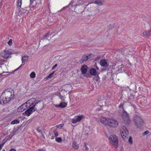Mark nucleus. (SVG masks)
<instances>
[{
    "label": "nucleus",
    "instance_id": "obj_1",
    "mask_svg": "<svg viewBox=\"0 0 151 151\" xmlns=\"http://www.w3.org/2000/svg\"><path fill=\"white\" fill-rule=\"evenodd\" d=\"M35 98H32L29 100L28 102L29 103L30 108L23 113L24 115L29 116L35 111H37L42 108L43 104L42 101H39L35 103Z\"/></svg>",
    "mask_w": 151,
    "mask_h": 151
},
{
    "label": "nucleus",
    "instance_id": "obj_2",
    "mask_svg": "<svg viewBox=\"0 0 151 151\" xmlns=\"http://www.w3.org/2000/svg\"><path fill=\"white\" fill-rule=\"evenodd\" d=\"M14 97V91L10 89L5 90L0 96V100L3 101V104H7L13 99Z\"/></svg>",
    "mask_w": 151,
    "mask_h": 151
},
{
    "label": "nucleus",
    "instance_id": "obj_3",
    "mask_svg": "<svg viewBox=\"0 0 151 151\" xmlns=\"http://www.w3.org/2000/svg\"><path fill=\"white\" fill-rule=\"evenodd\" d=\"M100 121L102 124L110 127L115 128L118 125V121L113 119H108L103 117L100 119Z\"/></svg>",
    "mask_w": 151,
    "mask_h": 151
},
{
    "label": "nucleus",
    "instance_id": "obj_4",
    "mask_svg": "<svg viewBox=\"0 0 151 151\" xmlns=\"http://www.w3.org/2000/svg\"><path fill=\"white\" fill-rule=\"evenodd\" d=\"M133 120L135 125L137 128L140 129L144 124V121L138 115L135 116L134 117Z\"/></svg>",
    "mask_w": 151,
    "mask_h": 151
},
{
    "label": "nucleus",
    "instance_id": "obj_5",
    "mask_svg": "<svg viewBox=\"0 0 151 151\" xmlns=\"http://www.w3.org/2000/svg\"><path fill=\"white\" fill-rule=\"evenodd\" d=\"M29 101V100L19 106L17 110V111L18 112H22L29 108L30 105L29 102H28Z\"/></svg>",
    "mask_w": 151,
    "mask_h": 151
},
{
    "label": "nucleus",
    "instance_id": "obj_6",
    "mask_svg": "<svg viewBox=\"0 0 151 151\" xmlns=\"http://www.w3.org/2000/svg\"><path fill=\"white\" fill-rule=\"evenodd\" d=\"M109 139L113 146L116 148L118 147V141L117 137L115 135H111L109 137Z\"/></svg>",
    "mask_w": 151,
    "mask_h": 151
},
{
    "label": "nucleus",
    "instance_id": "obj_7",
    "mask_svg": "<svg viewBox=\"0 0 151 151\" xmlns=\"http://www.w3.org/2000/svg\"><path fill=\"white\" fill-rule=\"evenodd\" d=\"M122 116L124 122L128 123L130 121L129 114L125 110H123Z\"/></svg>",
    "mask_w": 151,
    "mask_h": 151
},
{
    "label": "nucleus",
    "instance_id": "obj_8",
    "mask_svg": "<svg viewBox=\"0 0 151 151\" xmlns=\"http://www.w3.org/2000/svg\"><path fill=\"white\" fill-rule=\"evenodd\" d=\"M84 118V116L82 115L78 116H76V118H74L72 119V122L73 124H75L77 122H79L81 121Z\"/></svg>",
    "mask_w": 151,
    "mask_h": 151
},
{
    "label": "nucleus",
    "instance_id": "obj_9",
    "mask_svg": "<svg viewBox=\"0 0 151 151\" xmlns=\"http://www.w3.org/2000/svg\"><path fill=\"white\" fill-rule=\"evenodd\" d=\"M12 53L8 50H4V54L2 55V57L4 58L7 59L9 57H11L10 55Z\"/></svg>",
    "mask_w": 151,
    "mask_h": 151
},
{
    "label": "nucleus",
    "instance_id": "obj_10",
    "mask_svg": "<svg viewBox=\"0 0 151 151\" xmlns=\"http://www.w3.org/2000/svg\"><path fill=\"white\" fill-rule=\"evenodd\" d=\"M123 128V131L121 132V135L122 138L124 139H126L127 137V136L128 133V131L126 129V127H124Z\"/></svg>",
    "mask_w": 151,
    "mask_h": 151
},
{
    "label": "nucleus",
    "instance_id": "obj_11",
    "mask_svg": "<svg viewBox=\"0 0 151 151\" xmlns=\"http://www.w3.org/2000/svg\"><path fill=\"white\" fill-rule=\"evenodd\" d=\"M100 65L102 67L107 68L109 66L107 62V60L106 59H102L100 60Z\"/></svg>",
    "mask_w": 151,
    "mask_h": 151
},
{
    "label": "nucleus",
    "instance_id": "obj_12",
    "mask_svg": "<svg viewBox=\"0 0 151 151\" xmlns=\"http://www.w3.org/2000/svg\"><path fill=\"white\" fill-rule=\"evenodd\" d=\"M88 67L86 65H84L82 66L81 71L82 74L84 76L86 74L87 71Z\"/></svg>",
    "mask_w": 151,
    "mask_h": 151
},
{
    "label": "nucleus",
    "instance_id": "obj_13",
    "mask_svg": "<svg viewBox=\"0 0 151 151\" xmlns=\"http://www.w3.org/2000/svg\"><path fill=\"white\" fill-rule=\"evenodd\" d=\"M91 55V54H89L88 55H83L81 59V63H82L84 61H87L89 59V56L90 57Z\"/></svg>",
    "mask_w": 151,
    "mask_h": 151
},
{
    "label": "nucleus",
    "instance_id": "obj_14",
    "mask_svg": "<svg viewBox=\"0 0 151 151\" xmlns=\"http://www.w3.org/2000/svg\"><path fill=\"white\" fill-rule=\"evenodd\" d=\"M89 72L91 75L92 76H96L98 74L96 69L93 68H91L89 70Z\"/></svg>",
    "mask_w": 151,
    "mask_h": 151
},
{
    "label": "nucleus",
    "instance_id": "obj_15",
    "mask_svg": "<svg viewBox=\"0 0 151 151\" xmlns=\"http://www.w3.org/2000/svg\"><path fill=\"white\" fill-rule=\"evenodd\" d=\"M22 65H21L20 66H19L18 68H17V69H16L15 70H14V71H13L11 73H9V72H3L2 74L3 76H9V74H13L14 72L16 71L17 70L19 69L20 68H21L22 67Z\"/></svg>",
    "mask_w": 151,
    "mask_h": 151
},
{
    "label": "nucleus",
    "instance_id": "obj_16",
    "mask_svg": "<svg viewBox=\"0 0 151 151\" xmlns=\"http://www.w3.org/2000/svg\"><path fill=\"white\" fill-rule=\"evenodd\" d=\"M67 106V104L65 102H61L59 104L55 105V106L56 107L61 108H64L65 107Z\"/></svg>",
    "mask_w": 151,
    "mask_h": 151
},
{
    "label": "nucleus",
    "instance_id": "obj_17",
    "mask_svg": "<svg viewBox=\"0 0 151 151\" xmlns=\"http://www.w3.org/2000/svg\"><path fill=\"white\" fill-rule=\"evenodd\" d=\"M151 34V29L148 30H146L144 32L142 33L143 36L148 37Z\"/></svg>",
    "mask_w": 151,
    "mask_h": 151
},
{
    "label": "nucleus",
    "instance_id": "obj_18",
    "mask_svg": "<svg viewBox=\"0 0 151 151\" xmlns=\"http://www.w3.org/2000/svg\"><path fill=\"white\" fill-rule=\"evenodd\" d=\"M72 147L75 150H78L79 147V146L78 144L76 142L73 141L72 143Z\"/></svg>",
    "mask_w": 151,
    "mask_h": 151
},
{
    "label": "nucleus",
    "instance_id": "obj_19",
    "mask_svg": "<svg viewBox=\"0 0 151 151\" xmlns=\"http://www.w3.org/2000/svg\"><path fill=\"white\" fill-rule=\"evenodd\" d=\"M104 1H102L101 0H97L95 1L94 3L97 4H98L99 5H102L104 3Z\"/></svg>",
    "mask_w": 151,
    "mask_h": 151
},
{
    "label": "nucleus",
    "instance_id": "obj_20",
    "mask_svg": "<svg viewBox=\"0 0 151 151\" xmlns=\"http://www.w3.org/2000/svg\"><path fill=\"white\" fill-rule=\"evenodd\" d=\"M14 135H9L8 136H6L5 138L3 140V141H4V142H5V143L6 142L7 140H9Z\"/></svg>",
    "mask_w": 151,
    "mask_h": 151
},
{
    "label": "nucleus",
    "instance_id": "obj_21",
    "mask_svg": "<svg viewBox=\"0 0 151 151\" xmlns=\"http://www.w3.org/2000/svg\"><path fill=\"white\" fill-rule=\"evenodd\" d=\"M28 57L29 56H24L23 57L22 59V63H24L25 61H27L28 60Z\"/></svg>",
    "mask_w": 151,
    "mask_h": 151
},
{
    "label": "nucleus",
    "instance_id": "obj_22",
    "mask_svg": "<svg viewBox=\"0 0 151 151\" xmlns=\"http://www.w3.org/2000/svg\"><path fill=\"white\" fill-rule=\"evenodd\" d=\"M20 122L19 120L18 119H14L13 121H12L11 122V124H19Z\"/></svg>",
    "mask_w": 151,
    "mask_h": 151
},
{
    "label": "nucleus",
    "instance_id": "obj_23",
    "mask_svg": "<svg viewBox=\"0 0 151 151\" xmlns=\"http://www.w3.org/2000/svg\"><path fill=\"white\" fill-rule=\"evenodd\" d=\"M55 72V71H53L52 73L50 74L47 77V78H51L52 77L54 76V75Z\"/></svg>",
    "mask_w": 151,
    "mask_h": 151
},
{
    "label": "nucleus",
    "instance_id": "obj_24",
    "mask_svg": "<svg viewBox=\"0 0 151 151\" xmlns=\"http://www.w3.org/2000/svg\"><path fill=\"white\" fill-rule=\"evenodd\" d=\"M19 129V126L17 127V128H14L13 130L12 131V133L15 134V133L18 131Z\"/></svg>",
    "mask_w": 151,
    "mask_h": 151
},
{
    "label": "nucleus",
    "instance_id": "obj_25",
    "mask_svg": "<svg viewBox=\"0 0 151 151\" xmlns=\"http://www.w3.org/2000/svg\"><path fill=\"white\" fill-rule=\"evenodd\" d=\"M51 33L49 31L47 33H46L44 36L43 37V39H45V37H49L50 35H51Z\"/></svg>",
    "mask_w": 151,
    "mask_h": 151
},
{
    "label": "nucleus",
    "instance_id": "obj_26",
    "mask_svg": "<svg viewBox=\"0 0 151 151\" xmlns=\"http://www.w3.org/2000/svg\"><path fill=\"white\" fill-rule=\"evenodd\" d=\"M36 74L34 72H32L30 75L31 78H34L35 77Z\"/></svg>",
    "mask_w": 151,
    "mask_h": 151
},
{
    "label": "nucleus",
    "instance_id": "obj_27",
    "mask_svg": "<svg viewBox=\"0 0 151 151\" xmlns=\"http://www.w3.org/2000/svg\"><path fill=\"white\" fill-rule=\"evenodd\" d=\"M124 67V65L122 64L121 65H119L118 67V70L119 71H122L124 70V69L122 70V68Z\"/></svg>",
    "mask_w": 151,
    "mask_h": 151
},
{
    "label": "nucleus",
    "instance_id": "obj_28",
    "mask_svg": "<svg viewBox=\"0 0 151 151\" xmlns=\"http://www.w3.org/2000/svg\"><path fill=\"white\" fill-rule=\"evenodd\" d=\"M58 95L59 97V98L61 99V100L62 101H64V96H62L60 93H59L58 94H57Z\"/></svg>",
    "mask_w": 151,
    "mask_h": 151
},
{
    "label": "nucleus",
    "instance_id": "obj_29",
    "mask_svg": "<svg viewBox=\"0 0 151 151\" xmlns=\"http://www.w3.org/2000/svg\"><path fill=\"white\" fill-rule=\"evenodd\" d=\"M22 4V0H18L17 4V6H19L20 8H21Z\"/></svg>",
    "mask_w": 151,
    "mask_h": 151
},
{
    "label": "nucleus",
    "instance_id": "obj_30",
    "mask_svg": "<svg viewBox=\"0 0 151 151\" xmlns=\"http://www.w3.org/2000/svg\"><path fill=\"white\" fill-rule=\"evenodd\" d=\"M55 140L58 142H61L62 141V139L61 137H57L55 138Z\"/></svg>",
    "mask_w": 151,
    "mask_h": 151
},
{
    "label": "nucleus",
    "instance_id": "obj_31",
    "mask_svg": "<svg viewBox=\"0 0 151 151\" xmlns=\"http://www.w3.org/2000/svg\"><path fill=\"white\" fill-rule=\"evenodd\" d=\"M7 62V61L4 59H0V65H2L4 64L5 63Z\"/></svg>",
    "mask_w": 151,
    "mask_h": 151
},
{
    "label": "nucleus",
    "instance_id": "obj_32",
    "mask_svg": "<svg viewBox=\"0 0 151 151\" xmlns=\"http://www.w3.org/2000/svg\"><path fill=\"white\" fill-rule=\"evenodd\" d=\"M150 132L148 130H147L143 132L142 134V135L144 136L146 134H148Z\"/></svg>",
    "mask_w": 151,
    "mask_h": 151
},
{
    "label": "nucleus",
    "instance_id": "obj_33",
    "mask_svg": "<svg viewBox=\"0 0 151 151\" xmlns=\"http://www.w3.org/2000/svg\"><path fill=\"white\" fill-rule=\"evenodd\" d=\"M99 73L97 74L96 75L97 76L95 78V80L97 82H99V79H100V78L99 76L98 75L99 74Z\"/></svg>",
    "mask_w": 151,
    "mask_h": 151
},
{
    "label": "nucleus",
    "instance_id": "obj_34",
    "mask_svg": "<svg viewBox=\"0 0 151 151\" xmlns=\"http://www.w3.org/2000/svg\"><path fill=\"white\" fill-rule=\"evenodd\" d=\"M12 39H10L8 42H7V43L9 46L12 45Z\"/></svg>",
    "mask_w": 151,
    "mask_h": 151
},
{
    "label": "nucleus",
    "instance_id": "obj_35",
    "mask_svg": "<svg viewBox=\"0 0 151 151\" xmlns=\"http://www.w3.org/2000/svg\"><path fill=\"white\" fill-rule=\"evenodd\" d=\"M63 124H60L58 125H57L56 126V127H57L58 128H59V129H61L63 127Z\"/></svg>",
    "mask_w": 151,
    "mask_h": 151
},
{
    "label": "nucleus",
    "instance_id": "obj_36",
    "mask_svg": "<svg viewBox=\"0 0 151 151\" xmlns=\"http://www.w3.org/2000/svg\"><path fill=\"white\" fill-rule=\"evenodd\" d=\"M84 147H85V148L84 151H88V147L86 146V143H85L84 144Z\"/></svg>",
    "mask_w": 151,
    "mask_h": 151
},
{
    "label": "nucleus",
    "instance_id": "obj_37",
    "mask_svg": "<svg viewBox=\"0 0 151 151\" xmlns=\"http://www.w3.org/2000/svg\"><path fill=\"white\" fill-rule=\"evenodd\" d=\"M124 104V103H123V104L121 103L119 105V108H122V110H124V107H123Z\"/></svg>",
    "mask_w": 151,
    "mask_h": 151
},
{
    "label": "nucleus",
    "instance_id": "obj_38",
    "mask_svg": "<svg viewBox=\"0 0 151 151\" xmlns=\"http://www.w3.org/2000/svg\"><path fill=\"white\" fill-rule=\"evenodd\" d=\"M22 9L23 10L22 11H21V10L19 11L20 12H21V14H23L26 13L27 10H26L25 9Z\"/></svg>",
    "mask_w": 151,
    "mask_h": 151
},
{
    "label": "nucleus",
    "instance_id": "obj_39",
    "mask_svg": "<svg viewBox=\"0 0 151 151\" xmlns=\"http://www.w3.org/2000/svg\"><path fill=\"white\" fill-rule=\"evenodd\" d=\"M128 141L129 142L130 144H132V137H130L129 138Z\"/></svg>",
    "mask_w": 151,
    "mask_h": 151
},
{
    "label": "nucleus",
    "instance_id": "obj_40",
    "mask_svg": "<svg viewBox=\"0 0 151 151\" xmlns=\"http://www.w3.org/2000/svg\"><path fill=\"white\" fill-rule=\"evenodd\" d=\"M54 134L55 137H57L58 136V134L57 132L55 130H54Z\"/></svg>",
    "mask_w": 151,
    "mask_h": 151
},
{
    "label": "nucleus",
    "instance_id": "obj_41",
    "mask_svg": "<svg viewBox=\"0 0 151 151\" xmlns=\"http://www.w3.org/2000/svg\"><path fill=\"white\" fill-rule=\"evenodd\" d=\"M92 75H91L90 73H87L86 74V76L87 78H90L91 77Z\"/></svg>",
    "mask_w": 151,
    "mask_h": 151
},
{
    "label": "nucleus",
    "instance_id": "obj_42",
    "mask_svg": "<svg viewBox=\"0 0 151 151\" xmlns=\"http://www.w3.org/2000/svg\"><path fill=\"white\" fill-rule=\"evenodd\" d=\"M40 127H38L37 129V130L38 132H41V130L40 129Z\"/></svg>",
    "mask_w": 151,
    "mask_h": 151
},
{
    "label": "nucleus",
    "instance_id": "obj_43",
    "mask_svg": "<svg viewBox=\"0 0 151 151\" xmlns=\"http://www.w3.org/2000/svg\"><path fill=\"white\" fill-rule=\"evenodd\" d=\"M58 65V64H55L54 65H53L52 68V70H53Z\"/></svg>",
    "mask_w": 151,
    "mask_h": 151
},
{
    "label": "nucleus",
    "instance_id": "obj_44",
    "mask_svg": "<svg viewBox=\"0 0 151 151\" xmlns=\"http://www.w3.org/2000/svg\"><path fill=\"white\" fill-rule=\"evenodd\" d=\"M119 50H120V51L121 52L122 51H125L124 48L121 49H119Z\"/></svg>",
    "mask_w": 151,
    "mask_h": 151
},
{
    "label": "nucleus",
    "instance_id": "obj_45",
    "mask_svg": "<svg viewBox=\"0 0 151 151\" xmlns=\"http://www.w3.org/2000/svg\"><path fill=\"white\" fill-rule=\"evenodd\" d=\"M9 151H16V150L14 148H12Z\"/></svg>",
    "mask_w": 151,
    "mask_h": 151
},
{
    "label": "nucleus",
    "instance_id": "obj_46",
    "mask_svg": "<svg viewBox=\"0 0 151 151\" xmlns=\"http://www.w3.org/2000/svg\"><path fill=\"white\" fill-rule=\"evenodd\" d=\"M41 134H42V137L44 138V139H45V135H44L42 133V132H41Z\"/></svg>",
    "mask_w": 151,
    "mask_h": 151
},
{
    "label": "nucleus",
    "instance_id": "obj_47",
    "mask_svg": "<svg viewBox=\"0 0 151 151\" xmlns=\"http://www.w3.org/2000/svg\"><path fill=\"white\" fill-rule=\"evenodd\" d=\"M72 3V2H70V3L69 4V5L68 6H67L66 7H67V8H68L69 6L70 5H71V3Z\"/></svg>",
    "mask_w": 151,
    "mask_h": 151
},
{
    "label": "nucleus",
    "instance_id": "obj_48",
    "mask_svg": "<svg viewBox=\"0 0 151 151\" xmlns=\"http://www.w3.org/2000/svg\"><path fill=\"white\" fill-rule=\"evenodd\" d=\"M100 58V56H98L96 58V59L97 60L99 59Z\"/></svg>",
    "mask_w": 151,
    "mask_h": 151
},
{
    "label": "nucleus",
    "instance_id": "obj_49",
    "mask_svg": "<svg viewBox=\"0 0 151 151\" xmlns=\"http://www.w3.org/2000/svg\"><path fill=\"white\" fill-rule=\"evenodd\" d=\"M96 68L97 70H99V68L97 67L96 65Z\"/></svg>",
    "mask_w": 151,
    "mask_h": 151
},
{
    "label": "nucleus",
    "instance_id": "obj_50",
    "mask_svg": "<svg viewBox=\"0 0 151 151\" xmlns=\"http://www.w3.org/2000/svg\"><path fill=\"white\" fill-rule=\"evenodd\" d=\"M54 136H52V137H51V139H54Z\"/></svg>",
    "mask_w": 151,
    "mask_h": 151
},
{
    "label": "nucleus",
    "instance_id": "obj_51",
    "mask_svg": "<svg viewBox=\"0 0 151 151\" xmlns=\"http://www.w3.org/2000/svg\"><path fill=\"white\" fill-rule=\"evenodd\" d=\"M2 76H3L2 74L0 73V77H2Z\"/></svg>",
    "mask_w": 151,
    "mask_h": 151
},
{
    "label": "nucleus",
    "instance_id": "obj_52",
    "mask_svg": "<svg viewBox=\"0 0 151 151\" xmlns=\"http://www.w3.org/2000/svg\"><path fill=\"white\" fill-rule=\"evenodd\" d=\"M106 70V68H105L104 69H103V70Z\"/></svg>",
    "mask_w": 151,
    "mask_h": 151
},
{
    "label": "nucleus",
    "instance_id": "obj_53",
    "mask_svg": "<svg viewBox=\"0 0 151 151\" xmlns=\"http://www.w3.org/2000/svg\"><path fill=\"white\" fill-rule=\"evenodd\" d=\"M2 151H5V150H4H4H3Z\"/></svg>",
    "mask_w": 151,
    "mask_h": 151
},
{
    "label": "nucleus",
    "instance_id": "obj_54",
    "mask_svg": "<svg viewBox=\"0 0 151 151\" xmlns=\"http://www.w3.org/2000/svg\"><path fill=\"white\" fill-rule=\"evenodd\" d=\"M32 0H30V2H31V1H32Z\"/></svg>",
    "mask_w": 151,
    "mask_h": 151
},
{
    "label": "nucleus",
    "instance_id": "obj_55",
    "mask_svg": "<svg viewBox=\"0 0 151 151\" xmlns=\"http://www.w3.org/2000/svg\"><path fill=\"white\" fill-rule=\"evenodd\" d=\"M27 8V7H25L24 9H26V8Z\"/></svg>",
    "mask_w": 151,
    "mask_h": 151
}]
</instances>
